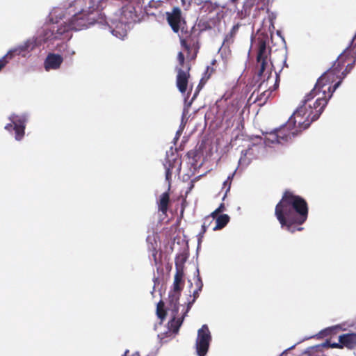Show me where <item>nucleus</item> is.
<instances>
[{
  "label": "nucleus",
  "mask_w": 356,
  "mask_h": 356,
  "mask_svg": "<svg viewBox=\"0 0 356 356\" xmlns=\"http://www.w3.org/2000/svg\"><path fill=\"white\" fill-rule=\"evenodd\" d=\"M202 228L203 232L209 228L213 231L222 229V203L220 204L214 211L204 218Z\"/></svg>",
  "instance_id": "obj_8"
},
{
  "label": "nucleus",
  "mask_w": 356,
  "mask_h": 356,
  "mask_svg": "<svg viewBox=\"0 0 356 356\" xmlns=\"http://www.w3.org/2000/svg\"><path fill=\"white\" fill-rule=\"evenodd\" d=\"M81 2V0H74V1H73V3H74V4H73V5H72V4H70V6L67 8V10L68 13H69V14H71V13H72V10H71V9H72V8L73 6H74L75 5L79 4Z\"/></svg>",
  "instance_id": "obj_36"
},
{
  "label": "nucleus",
  "mask_w": 356,
  "mask_h": 356,
  "mask_svg": "<svg viewBox=\"0 0 356 356\" xmlns=\"http://www.w3.org/2000/svg\"><path fill=\"white\" fill-rule=\"evenodd\" d=\"M167 20L175 33H178L180 29L183 31L182 25L185 21L182 19L181 11L179 8H175L171 13H167Z\"/></svg>",
  "instance_id": "obj_15"
},
{
  "label": "nucleus",
  "mask_w": 356,
  "mask_h": 356,
  "mask_svg": "<svg viewBox=\"0 0 356 356\" xmlns=\"http://www.w3.org/2000/svg\"><path fill=\"white\" fill-rule=\"evenodd\" d=\"M211 335L207 325H203L197 331L195 342L196 353L198 356H205L208 352Z\"/></svg>",
  "instance_id": "obj_7"
},
{
  "label": "nucleus",
  "mask_w": 356,
  "mask_h": 356,
  "mask_svg": "<svg viewBox=\"0 0 356 356\" xmlns=\"http://www.w3.org/2000/svg\"><path fill=\"white\" fill-rule=\"evenodd\" d=\"M31 45V49H33V45L32 43H29V42L25 43V44L22 47V50L26 51L29 49L30 46Z\"/></svg>",
  "instance_id": "obj_38"
},
{
  "label": "nucleus",
  "mask_w": 356,
  "mask_h": 356,
  "mask_svg": "<svg viewBox=\"0 0 356 356\" xmlns=\"http://www.w3.org/2000/svg\"><path fill=\"white\" fill-rule=\"evenodd\" d=\"M239 25L236 24L234 25L230 31V32L226 35L224 38V45L225 43L230 44L234 42V38L238 31Z\"/></svg>",
  "instance_id": "obj_27"
},
{
  "label": "nucleus",
  "mask_w": 356,
  "mask_h": 356,
  "mask_svg": "<svg viewBox=\"0 0 356 356\" xmlns=\"http://www.w3.org/2000/svg\"><path fill=\"white\" fill-rule=\"evenodd\" d=\"M265 143L267 145L270 144L278 143L280 144V140L278 139V136L277 133V130L271 131L270 133H267L265 136Z\"/></svg>",
  "instance_id": "obj_26"
},
{
  "label": "nucleus",
  "mask_w": 356,
  "mask_h": 356,
  "mask_svg": "<svg viewBox=\"0 0 356 356\" xmlns=\"http://www.w3.org/2000/svg\"><path fill=\"white\" fill-rule=\"evenodd\" d=\"M202 290H198V289H195L193 293V299L192 300H188V302L186 303V306L185 308V314H187L188 312L190 311L192 305L196 300V299L199 297V293Z\"/></svg>",
  "instance_id": "obj_29"
},
{
  "label": "nucleus",
  "mask_w": 356,
  "mask_h": 356,
  "mask_svg": "<svg viewBox=\"0 0 356 356\" xmlns=\"http://www.w3.org/2000/svg\"><path fill=\"white\" fill-rule=\"evenodd\" d=\"M254 147H257L256 145H253L252 147H249L245 152L242 151V156L239 159L240 165H248L250 163L252 156L254 155Z\"/></svg>",
  "instance_id": "obj_24"
},
{
  "label": "nucleus",
  "mask_w": 356,
  "mask_h": 356,
  "mask_svg": "<svg viewBox=\"0 0 356 356\" xmlns=\"http://www.w3.org/2000/svg\"><path fill=\"white\" fill-rule=\"evenodd\" d=\"M118 0H100L97 5V8L101 10H108V11H115L118 10V6L116 2Z\"/></svg>",
  "instance_id": "obj_23"
},
{
  "label": "nucleus",
  "mask_w": 356,
  "mask_h": 356,
  "mask_svg": "<svg viewBox=\"0 0 356 356\" xmlns=\"http://www.w3.org/2000/svg\"><path fill=\"white\" fill-rule=\"evenodd\" d=\"M339 341L341 342L343 348L353 349L356 347V333H347L339 337Z\"/></svg>",
  "instance_id": "obj_21"
},
{
  "label": "nucleus",
  "mask_w": 356,
  "mask_h": 356,
  "mask_svg": "<svg viewBox=\"0 0 356 356\" xmlns=\"http://www.w3.org/2000/svg\"><path fill=\"white\" fill-rule=\"evenodd\" d=\"M11 123L6 125L5 129L9 132H15V138L20 140L24 136L26 118L24 115H13L10 117Z\"/></svg>",
  "instance_id": "obj_9"
},
{
  "label": "nucleus",
  "mask_w": 356,
  "mask_h": 356,
  "mask_svg": "<svg viewBox=\"0 0 356 356\" xmlns=\"http://www.w3.org/2000/svg\"><path fill=\"white\" fill-rule=\"evenodd\" d=\"M128 352H129V350H127V351L124 353V355H123V356H125V355H126V354H127ZM131 356H140V355L138 353H135L132 354V355H131Z\"/></svg>",
  "instance_id": "obj_42"
},
{
  "label": "nucleus",
  "mask_w": 356,
  "mask_h": 356,
  "mask_svg": "<svg viewBox=\"0 0 356 356\" xmlns=\"http://www.w3.org/2000/svg\"><path fill=\"white\" fill-rule=\"evenodd\" d=\"M213 72H215V69L213 68V67L208 66L204 76H202L200 81V83L203 81H207Z\"/></svg>",
  "instance_id": "obj_31"
},
{
  "label": "nucleus",
  "mask_w": 356,
  "mask_h": 356,
  "mask_svg": "<svg viewBox=\"0 0 356 356\" xmlns=\"http://www.w3.org/2000/svg\"><path fill=\"white\" fill-rule=\"evenodd\" d=\"M228 191H229L228 189L226 190L225 194H227Z\"/></svg>",
  "instance_id": "obj_47"
},
{
  "label": "nucleus",
  "mask_w": 356,
  "mask_h": 356,
  "mask_svg": "<svg viewBox=\"0 0 356 356\" xmlns=\"http://www.w3.org/2000/svg\"><path fill=\"white\" fill-rule=\"evenodd\" d=\"M241 106V98L238 95H236L229 105L225 111H224V118H226L227 128L233 127L236 121L240 119V115L238 114L239 108Z\"/></svg>",
  "instance_id": "obj_10"
},
{
  "label": "nucleus",
  "mask_w": 356,
  "mask_h": 356,
  "mask_svg": "<svg viewBox=\"0 0 356 356\" xmlns=\"http://www.w3.org/2000/svg\"><path fill=\"white\" fill-rule=\"evenodd\" d=\"M314 98L315 97L312 94L309 93L305 96L300 106L287 121L286 127L292 128L298 134L319 118L327 105V102L323 97H316L315 102L312 104Z\"/></svg>",
  "instance_id": "obj_3"
},
{
  "label": "nucleus",
  "mask_w": 356,
  "mask_h": 356,
  "mask_svg": "<svg viewBox=\"0 0 356 356\" xmlns=\"http://www.w3.org/2000/svg\"><path fill=\"white\" fill-rule=\"evenodd\" d=\"M236 92H238V87L237 86H235L232 88V92L229 93L228 91L226 92L224 94V98L225 99V100H227L228 99L232 97L234 93H235Z\"/></svg>",
  "instance_id": "obj_33"
},
{
  "label": "nucleus",
  "mask_w": 356,
  "mask_h": 356,
  "mask_svg": "<svg viewBox=\"0 0 356 356\" xmlns=\"http://www.w3.org/2000/svg\"><path fill=\"white\" fill-rule=\"evenodd\" d=\"M355 38H356V35L353 38L350 44L344 50V51H346L348 49V58H346V63H352L353 60H354L355 61V57L351 54H353L356 55V44H354Z\"/></svg>",
  "instance_id": "obj_25"
},
{
  "label": "nucleus",
  "mask_w": 356,
  "mask_h": 356,
  "mask_svg": "<svg viewBox=\"0 0 356 356\" xmlns=\"http://www.w3.org/2000/svg\"><path fill=\"white\" fill-rule=\"evenodd\" d=\"M170 203V194L168 192L162 193L158 202V210L163 214H166Z\"/></svg>",
  "instance_id": "obj_22"
},
{
  "label": "nucleus",
  "mask_w": 356,
  "mask_h": 356,
  "mask_svg": "<svg viewBox=\"0 0 356 356\" xmlns=\"http://www.w3.org/2000/svg\"><path fill=\"white\" fill-rule=\"evenodd\" d=\"M329 346L330 348H339V349H342L343 348V344L339 341V343H330L329 344Z\"/></svg>",
  "instance_id": "obj_35"
},
{
  "label": "nucleus",
  "mask_w": 356,
  "mask_h": 356,
  "mask_svg": "<svg viewBox=\"0 0 356 356\" xmlns=\"http://www.w3.org/2000/svg\"><path fill=\"white\" fill-rule=\"evenodd\" d=\"M63 61V58L62 56L50 53L47 55L44 60V68L47 71L50 70H57L60 67Z\"/></svg>",
  "instance_id": "obj_17"
},
{
  "label": "nucleus",
  "mask_w": 356,
  "mask_h": 356,
  "mask_svg": "<svg viewBox=\"0 0 356 356\" xmlns=\"http://www.w3.org/2000/svg\"><path fill=\"white\" fill-rule=\"evenodd\" d=\"M229 222V216L227 214H224V227Z\"/></svg>",
  "instance_id": "obj_40"
},
{
  "label": "nucleus",
  "mask_w": 356,
  "mask_h": 356,
  "mask_svg": "<svg viewBox=\"0 0 356 356\" xmlns=\"http://www.w3.org/2000/svg\"><path fill=\"white\" fill-rule=\"evenodd\" d=\"M222 136L216 135L211 138L209 148V154L213 157V159L218 161L220 160L222 157Z\"/></svg>",
  "instance_id": "obj_16"
},
{
  "label": "nucleus",
  "mask_w": 356,
  "mask_h": 356,
  "mask_svg": "<svg viewBox=\"0 0 356 356\" xmlns=\"http://www.w3.org/2000/svg\"><path fill=\"white\" fill-rule=\"evenodd\" d=\"M187 316L185 314V311L183 312L182 315L179 317L178 313H171L172 318L168 322V327L169 329L174 333H177L180 326L181 325L184 318Z\"/></svg>",
  "instance_id": "obj_20"
},
{
  "label": "nucleus",
  "mask_w": 356,
  "mask_h": 356,
  "mask_svg": "<svg viewBox=\"0 0 356 356\" xmlns=\"http://www.w3.org/2000/svg\"><path fill=\"white\" fill-rule=\"evenodd\" d=\"M216 63V60H213L212 62H211V65H215Z\"/></svg>",
  "instance_id": "obj_45"
},
{
  "label": "nucleus",
  "mask_w": 356,
  "mask_h": 356,
  "mask_svg": "<svg viewBox=\"0 0 356 356\" xmlns=\"http://www.w3.org/2000/svg\"><path fill=\"white\" fill-rule=\"evenodd\" d=\"M195 57H196V53H195L194 55H193V56L191 57V58H190V59H191V60H193V59H195Z\"/></svg>",
  "instance_id": "obj_44"
},
{
  "label": "nucleus",
  "mask_w": 356,
  "mask_h": 356,
  "mask_svg": "<svg viewBox=\"0 0 356 356\" xmlns=\"http://www.w3.org/2000/svg\"><path fill=\"white\" fill-rule=\"evenodd\" d=\"M170 164L168 167H166L165 169V179L168 182L169 188L170 187L171 178H172V171L170 169Z\"/></svg>",
  "instance_id": "obj_32"
},
{
  "label": "nucleus",
  "mask_w": 356,
  "mask_h": 356,
  "mask_svg": "<svg viewBox=\"0 0 356 356\" xmlns=\"http://www.w3.org/2000/svg\"><path fill=\"white\" fill-rule=\"evenodd\" d=\"M7 55L3 56L0 59V70L6 65L7 60H6Z\"/></svg>",
  "instance_id": "obj_37"
},
{
  "label": "nucleus",
  "mask_w": 356,
  "mask_h": 356,
  "mask_svg": "<svg viewBox=\"0 0 356 356\" xmlns=\"http://www.w3.org/2000/svg\"><path fill=\"white\" fill-rule=\"evenodd\" d=\"M164 307L165 304L162 300L158 302L156 307V314L161 321H163L166 316V311Z\"/></svg>",
  "instance_id": "obj_28"
},
{
  "label": "nucleus",
  "mask_w": 356,
  "mask_h": 356,
  "mask_svg": "<svg viewBox=\"0 0 356 356\" xmlns=\"http://www.w3.org/2000/svg\"><path fill=\"white\" fill-rule=\"evenodd\" d=\"M279 77L276 76L275 81L271 80V72L268 75L266 80H264L258 86L257 91L260 92L255 101L260 104H265L271 97L272 93L278 88Z\"/></svg>",
  "instance_id": "obj_6"
},
{
  "label": "nucleus",
  "mask_w": 356,
  "mask_h": 356,
  "mask_svg": "<svg viewBox=\"0 0 356 356\" xmlns=\"http://www.w3.org/2000/svg\"><path fill=\"white\" fill-rule=\"evenodd\" d=\"M205 118L207 120H210L211 126L213 128L221 127L222 124V109L220 101H217L210 108L209 111L206 113Z\"/></svg>",
  "instance_id": "obj_13"
},
{
  "label": "nucleus",
  "mask_w": 356,
  "mask_h": 356,
  "mask_svg": "<svg viewBox=\"0 0 356 356\" xmlns=\"http://www.w3.org/2000/svg\"><path fill=\"white\" fill-rule=\"evenodd\" d=\"M234 172L232 175V177L230 175L228 176L227 177V180L225 181L224 183H223V185H224V188L227 186V184L228 183V181L232 178V177L234 176Z\"/></svg>",
  "instance_id": "obj_41"
},
{
  "label": "nucleus",
  "mask_w": 356,
  "mask_h": 356,
  "mask_svg": "<svg viewBox=\"0 0 356 356\" xmlns=\"http://www.w3.org/2000/svg\"><path fill=\"white\" fill-rule=\"evenodd\" d=\"M197 273H199L198 270H197ZM195 284H196L197 289H198V290H202V286H203V283H202V281L199 275H197Z\"/></svg>",
  "instance_id": "obj_34"
},
{
  "label": "nucleus",
  "mask_w": 356,
  "mask_h": 356,
  "mask_svg": "<svg viewBox=\"0 0 356 356\" xmlns=\"http://www.w3.org/2000/svg\"><path fill=\"white\" fill-rule=\"evenodd\" d=\"M238 1V0H229V3L233 5H235Z\"/></svg>",
  "instance_id": "obj_43"
},
{
  "label": "nucleus",
  "mask_w": 356,
  "mask_h": 356,
  "mask_svg": "<svg viewBox=\"0 0 356 356\" xmlns=\"http://www.w3.org/2000/svg\"><path fill=\"white\" fill-rule=\"evenodd\" d=\"M181 296V292L178 291H170L168 296V309L171 312V313H178L179 309V298Z\"/></svg>",
  "instance_id": "obj_19"
},
{
  "label": "nucleus",
  "mask_w": 356,
  "mask_h": 356,
  "mask_svg": "<svg viewBox=\"0 0 356 356\" xmlns=\"http://www.w3.org/2000/svg\"><path fill=\"white\" fill-rule=\"evenodd\" d=\"M267 2L266 0H245L243 3L241 14L245 17L249 16L251 11L254 8V13L253 16L256 17L260 10H264L267 8Z\"/></svg>",
  "instance_id": "obj_14"
},
{
  "label": "nucleus",
  "mask_w": 356,
  "mask_h": 356,
  "mask_svg": "<svg viewBox=\"0 0 356 356\" xmlns=\"http://www.w3.org/2000/svg\"><path fill=\"white\" fill-rule=\"evenodd\" d=\"M179 38L181 47L184 49L187 54H189L191 51V44L189 43L190 36H186V38H184L183 36H179ZM188 58L189 55H187V58Z\"/></svg>",
  "instance_id": "obj_30"
},
{
  "label": "nucleus",
  "mask_w": 356,
  "mask_h": 356,
  "mask_svg": "<svg viewBox=\"0 0 356 356\" xmlns=\"http://www.w3.org/2000/svg\"><path fill=\"white\" fill-rule=\"evenodd\" d=\"M276 130L280 144H284L298 135L296 131L292 129V128L286 127V123L282 127Z\"/></svg>",
  "instance_id": "obj_18"
},
{
  "label": "nucleus",
  "mask_w": 356,
  "mask_h": 356,
  "mask_svg": "<svg viewBox=\"0 0 356 356\" xmlns=\"http://www.w3.org/2000/svg\"><path fill=\"white\" fill-rule=\"evenodd\" d=\"M228 191H229L228 189L226 190L225 194H227Z\"/></svg>",
  "instance_id": "obj_48"
},
{
  "label": "nucleus",
  "mask_w": 356,
  "mask_h": 356,
  "mask_svg": "<svg viewBox=\"0 0 356 356\" xmlns=\"http://www.w3.org/2000/svg\"><path fill=\"white\" fill-rule=\"evenodd\" d=\"M309 207L307 201L291 191H285L275 209V216L281 227L291 233L303 230L301 225L307 220Z\"/></svg>",
  "instance_id": "obj_1"
},
{
  "label": "nucleus",
  "mask_w": 356,
  "mask_h": 356,
  "mask_svg": "<svg viewBox=\"0 0 356 356\" xmlns=\"http://www.w3.org/2000/svg\"><path fill=\"white\" fill-rule=\"evenodd\" d=\"M186 257L181 254L175 258L176 273L174 277L173 291L181 292L184 286V264Z\"/></svg>",
  "instance_id": "obj_12"
},
{
  "label": "nucleus",
  "mask_w": 356,
  "mask_h": 356,
  "mask_svg": "<svg viewBox=\"0 0 356 356\" xmlns=\"http://www.w3.org/2000/svg\"><path fill=\"white\" fill-rule=\"evenodd\" d=\"M152 257L154 259L155 264L156 265L158 264V262H159V260L157 259V251H156V249H154V250H153Z\"/></svg>",
  "instance_id": "obj_39"
},
{
  "label": "nucleus",
  "mask_w": 356,
  "mask_h": 356,
  "mask_svg": "<svg viewBox=\"0 0 356 356\" xmlns=\"http://www.w3.org/2000/svg\"><path fill=\"white\" fill-rule=\"evenodd\" d=\"M348 49L343 51L335 60L332 66L324 72L317 80L314 88L309 92L314 97H323L327 103L333 92L341 85L342 80L350 72L355 65V60L346 63Z\"/></svg>",
  "instance_id": "obj_2"
},
{
  "label": "nucleus",
  "mask_w": 356,
  "mask_h": 356,
  "mask_svg": "<svg viewBox=\"0 0 356 356\" xmlns=\"http://www.w3.org/2000/svg\"><path fill=\"white\" fill-rule=\"evenodd\" d=\"M72 11V17L64 22L63 25L52 24L49 28L44 29L41 40L46 42L61 39L70 31H79L95 23L94 17H90L92 13H86L82 9Z\"/></svg>",
  "instance_id": "obj_4"
},
{
  "label": "nucleus",
  "mask_w": 356,
  "mask_h": 356,
  "mask_svg": "<svg viewBox=\"0 0 356 356\" xmlns=\"http://www.w3.org/2000/svg\"><path fill=\"white\" fill-rule=\"evenodd\" d=\"M227 51H228V54H231V50L229 49H227Z\"/></svg>",
  "instance_id": "obj_46"
},
{
  "label": "nucleus",
  "mask_w": 356,
  "mask_h": 356,
  "mask_svg": "<svg viewBox=\"0 0 356 356\" xmlns=\"http://www.w3.org/2000/svg\"><path fill=\"white\" fill-rule=\"evenodd\" d=\"M177 61L179 65L175 67L176 85L179 91L184 94L188 89L191 65L188 61H185L184 54L181 51L178 53Z\"/></svg>",
  "instance_id": "obj_5"
},
{
  "label": "nucleus",
  "mask_w": 356,
  "mask_h": 356,
  "mask_svg": "<svg viewBox=\"0 0 356 356\" xmlns=\"http://www.w3.org/2000/svg\"><path fill=\"white\" fill-rule=\"evenodd\" d=\"M269 51H268L266 43L264 40L259 42V49L257 55L256 68L258 70L257 76L261 78L268 65V58Z\"/></svg>",
  "instance_id": "obj_11"
}]
</instances>
